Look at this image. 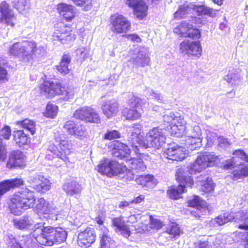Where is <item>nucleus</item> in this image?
Listing matches in <instances>:
<instances>
[{
  "label": "nucleus",
  "instance_id": "obj_1",
  "mask_svg": "<svg viewBox=\"0 0 248 248\" xmlns=\"http://www.w3.org/2000/svg\"><path fill=\"white\" fill-rule=\"evenodd\" d=\"M141 126L138 124H134L130 129L129 140L136 148L141 145L145 148L154 147L158 149L165 143L166 137L164 130L158 127H154L150 130L146 135L145 140L142 139L140 135Z\"/></svg>",
  "mask_w": 248,
  "mask_h": 248
},
{
  "label": "nucleus",
  "instance_id": "obj_2",
  "mask_svg": "<svg viewBox=\"0 0 248 248\" xmlns=\"http://www.w3.org/2000/svg\"><path fill=\"white\" fill-rule=\"evenodd\" d=\"M45 223L35 224L33 235L39 244L46 246L64 242L67 236V232L62 228L45 226Z\"/></svg>",
  "mask_w": 248,
  "mask_h": 248
},
{
  "label": "nucleus",
  "instance_id": "obj_3",
  "mask_svg": "<svg viewBox=\"0 0 248 248\" xmlns=\"http://www.w3.org/2000/svg\"><path fill=\"white\" fill-rule=\"evenodd\" d=\"M55 141L56 145L50 142L46 157L53 160L55 165L58 167L61 166L62 162L65 163L69 162L67 155L71 153L72 145L70 141L62 139L59 135H55Z\"/></svg>",
  "mask_w": 248,
  "mask_h": 248
},
{
  "label": "nucleus",
  "instance_id": "obj_4",
  "mask_svg": "<svg viewBox=\"0 0 248 248\" xmlns=\"http://www.w3.org/2000/svg\"><path fill=\"white\" fill-rule=\"evenodd\" d=\"M10 55L17 56L24 61H29L33 56L40 57L45 53V49L41 46H37L34 41L26 40L14 44L9 48Z\"/></svg>",
  "mask_w": 248,
  "mask_h": 248
},
{
  "label": "nucleus",
  "instance_id": "obj_5",
  "mask_svg": "<svg viewBox=\"0 0 248 248\" xmlns=\"http://www.w3.org/2000/svg\"><path fill=\"white\" fill-rule=\"evenodd\" d=\"M98 171L108 177L119 175L127 181H131L134 178V170H128L125 166L119 164L114 160L104 159L100 161L98 165Z\"/></svg>",
  "mask_w": 248,
  "mask_h": 248
},
{
  "label": "nucleus",
  "instance_id": "obj_6",
  "mask_svg": "<svg viewBox=\"0 0 248 248\" xmlns=\"http://www.w3.org/2000/svg\"><path fill=\"white\" fill-rule=\"evenodd\" d=\"M35 202L33 192L26 189L13 195L9 204V208L12 213L19 216L24 210L33 207Z\"/></svg>",
  "mask_w": 248,
  "mask_h": 248
},
{
  "label": "nucleus",
  "instance_id": "obj_7",
  "mask_svg": "<svg viewBox=\"0 0 248 248\" xmlns=\"http://www.w3.org/2000/svg\"><path fill=\"white\" fill-rule=\"evenodd\" d=\"M24 239L19 241L18 237L15 236L12 233H7L4 240L7 248H38V241L34 236L23 237Z\"/></svg>",
  "mask_w": 248,
  "mask_h": 248
},
{
  "label": "nucleus",
  "instance_id": "obj_8",
  "mask_svg": "<svg viewBox=\"0 0 248 248\" xmlns=\"http://www.w3.org/2000/svg\"><path fill=\"white\" fill-rule=\"evenodd\" d=\"M41 93L47 97H53L56 95H65V99H69L73 96V92L69 89L65 90L59 82L45 81L40 86Z\"/></svg>",
  "mask_w": 248,
  "mask_h": 248
},
{
  "label": "nucleus",
  "instance_id": "obj_9",
  "mask_svg": "<svg viewBox=\"0 0 248 248\" xmlns=\"http://www.w3.org/2000/svg\"><path fill=\"white\" fill-rule=\"evenodd\" d=\"M128 56L130 58L128 61L137 67H143L150 63V58L145 50L140 46H136L131 49Z\"/></svg>",
  "mask_w": 248,
  "mask_h": 248
},
{
  "label": "nucleus",
  "instance_id": "obj_10",
  "mask_svg": "<svg viewBox=\"0 0 248 248\" xmlns=\"http://www.w3.org/2000/svg\"><path fill=\"white\" fill-rule=\"evenodd\" d=\"M181 169L177 171L178 179L182 181L181 183L178 186H171L168 190V195L170 198L177 200L181 197V195L185 192L186 186L191 187L194 184L193 179L189 176H183L180 174Z\"/></svg>",
  "mask_w": 248,
  "mask_h": 248
},
{
  "label": "nucleus",
  "instance_id": "obj_11",
  "mask_svg": "<svg viewBox=\"0 0 248 248\" xmlns=\"http://www.w3.org/2000/svg\"><path fill=\"white\" fill-rule=\"evenodd\" d=\"M38 216L33 217L24 216L18 218L13 220L14 226L17 229L21 230H31V235L33 236V232L34 230L35 224L37 223H44L37 221Z\"/></svg>",
  "mask_w": 248,
  "mask_h": 248
},
{
  "label": "nucleus",
  "instance_id": "obj_12",
  "mask_svg": "<svg viewBox=\"0 0 248 248\" xmlns=\"http://www.w3.org/2000/svg\"><path fill=\"white\" fill-rule=\"evenodd\" d=\"M52 35L53 40L59 41L62 44L75 40V34L71 33V28L63 23H60Z\"/></svg>",
  "mask_w": 248,
  "mask_h": 248
},
{
  "label": "nucleus",
  "instance_id": "obj_13",
  "mask_svg": "<svg viewBox=\"0 0 248 248\" xmlns=\"http://www.w3.org/2000/svg\"><path fill=\"white\" fill-rule=\"evenodd\" d=\"M180 52L185 55L200 57L202 55V47L200 41L185 40L180 45Z\"/></svg>",
  "mask_w": 248,
  "mask_h": 248
},
{
  "label": "nucleus",
  "instance_id": "obj_14",
  "mask_svg": "<svg viewBox=\"0 0 248 248\" xmlns=\"http://www.w3.org/2000/svg\"><path fill=\"white\" fill-rule=\"evenodd\" d=\"M112 31L117 33H125L130 30V22L123 15L115 14L110 17Z\"/></svg>",
  "mask_w": 248,
  "mask_h": 248
},
{
  "label": "nucleus",
  "instance_id": "obj_15",
  "mask_svg": "<svg viewBox=\"0 0 248 248\" xmlns=\"http://www.w3.org/2000/svg\"><path fill=\"white\" fill-rule=\"evenodd\" d=\"M74 117L86 122L99 123L100 122L98 114L89 107H82L77 109L74 113Z\"/></svg>",
  "mask_w": 248,
  "mask_h": 248
},
{
  "label": "nucleus",
  "instance_id": "obj_16",
  "mask_svg": "<svg viewBox=\"0 0 248 248\" xmlns=\"http://www.w3.org/2000/svg\"><path fill=\"white\" fill-rule=\"evenodd\" d=\"M36 210L38 213L46 215L45 216L46 218H50L53 220L58 219L57 211L56 208L50 206L44 198H41L38 200Z\"/></svg>",
  "mask_w": 248,
  "mask_h": 248
},
{
  "label": "nucleus",
  "instance_id": "obj_17",
  "mask_svg": "<svg viewBox=\"0 0 248 248\" xmlns=\"http://www.w3.org/2000/svg\"><path fill=\"white\" fill-rule=\"evenodd\" d=\"M96 235L93 229L87 228L78 233V244L81 248L89 247L95 240Z\"/></svg>",
  "mask_w": 248,
  "mask_h": 248
},
{
  "label": "nucleus",
  "instance_id": "obj_18",
  "mask_svg": "<svg viewBox=\"0 0 248 248\" xmlns=\"http://www.w3.org/2000/svg\"><path fill=\"white\" fill-rule=\"evenodd\" d=\"M186 136V141L188 144H191L192 140H194L196 147H201L202 142V130L198 125H187V128L184 133Z\"/></svg>",
  "mask_w": 248,
  "mask_h": 248
},
{
  "label": "nucleus",
  "instance_id": "obj_19",
  "mask_svg": "<svg viewBox=\"0 0 248 248\" xmlns=\"http://www.w3.org/2000/svg\"><path fill=\"white\" fill-rule=\"evenodd\" d=\"M174 32L181 35V36L192 39H198L201 37L199 31L192 28L191 26L186 22H182L177 28H175Z\"/></svg>",
  "mask_w": 248,
  "mask_h": 248
},
{
  "label": "nucleus",
  "instance_id": "obj_20",
  "mask_svg": "<svg viewBox=\"0 0 248 248\" xmlns=\"http://www.w3.org/2000/svg\"><path fill=\"white\" fill-rule=\"evenodd\" d=\"M4 21L11 27H13L16 21L13 11L9 8V5L3 1L0 4V22Z\"/></svg>",
  "mask_w": 248,
  "mask_h": 248
},
{
  "label": "nucleus",
  "instance_id": "obj_21",
  "mask_svg": "<svg viewBox=\"0 0 248 248\" xmlns=\"http://www.w3.org/2000/svg\"><path fill=\"white\" fill-rule=\"evenodd\" d=\"M111 226L115 232L128 238L131 234L130 226L121 217H113L111 220Z\"/></svg>",
  "mask_w": 248,
  "mask_h": 248
},
{
  "label": "nucleus",
  "instance_id": "obj_22",
  "mask_svg": "<svg viewBox=\"0 0 248 248\" xmlns=\"http://www.w3.org/2000/svg\"><path fill=\"white\" fill-rule=\"evenodd\" d=\"M166 157L169 159L176 161L183 160L186 155L185 148L177 145H171L165 151Z\"/></svg>",
  "mask_w": 248,
  "mask_h": 248
},
{
  "label": "nucleus",
  "instance_id": "obj_23",
  "mask_svg": "<svg viewBox=\"0 0 248 248\" xmlns=\"http://www.w3.org/2000/svg\"><path fill=\"white\" fill-rule=\"evenodd\" d=\"M102 109L104 115L108 118L117 115L119 111L118 102L114 99H110L104 102L102 104Z\"/></svg>",
  "mask_w": 248,
  "mask_h": 248
},
{
  "label": "nucleus",
  "instance_id": "obj_24",
  "mask_svg": "<svg viewBox=\"0 0 248 248\" xmlns=\"http://www.w3.org/2000/svg\"><path fill=\"white\" fill-rule=\"evenodd\" d=\"M24 155L20 151H13L9 155V158L6 163V167L8 169L21 167L24 165Z\"/></svg>",
  "mask_w": 248,
  "mask_h": 248
},
{
  "label": "nucleus",
  "instance_id": "obj_25",
  "mask_svg": "<svg viewBox=\"0 0 248 248\" xmlns=\"http://www.w3.org/2000/svg\"><path fill=\"white\" fill-rule=\"evenodd\" d=\"M57 9L60 14L67 21H71L76 16V9L72 5L65 3L59 4L57 6Z\"/></svg>",
  "mask_w": 248,
  "mask_h": 248
},
{
  "label": "nucleus",
  "instance_id": "obj_26",
  "mask_svg": "<svg viewBox=\"0 0 248 248\" xmlns=\"http://www.w3.org/2000/svg\"><path fill=\"white\" fill-rule=\"evenodd\" d=\"M140 218L142 219V221H147V222H145L143 223L141 226H134L136 229H141V231H145L148 230L147 223L148 220L150 221L151 227L153 228H155L156 230L160 229L163 225L164 224L162 222L160 221V220L158 219L157 218H153L151 216H143L140 217Z\"/></svg>",
  "mask_w": 248,
  "mask_h": 248
},
{
  "label": "nucleus",
  "instance_id": "obj_27",
  "mask_svg": "<svg viewBox=\"0 0 248 248\" xmlns=\"http://www.w3.org/2000/svg\"><path fill=\"white\" fill-rule=\"evenodd\" d=\"M224 79L232 86H237L242 81L240 71L237 69L230 68L228 74L224 76Z\"/></svg>",
  "mask_w": 248,
  "mask_h": 248
},
{
  "label": "nucleus",
  "instance_id": "obj_28",
  "mask_svg": "<svg viewBox=\"0 0 248 248\" xmlns=\"http://www.w3.org/2000/svg\"><path fill=\"white\" fill-rule=\"evenodd\" d=\"M187 7L191 8V12H195L198 16L208 15L211 17H214L216 15V10L203 5H198L189 3Z\"/></svg>",
  "mask_w": 248,
  "mask_h": 248
},
{
  "label": "nucleus",
  "instance_id": "obj_29",
  "mask_svg": "<svg viewBox=\"0 0 248 248\" xmlns=\"http://www.w3.org/2000/svg\"><path fill=\"white\" fill-rule=\"evenodd\" d=\"M114 151V155L121 159L126 158L130 153V149L125 144L119 141H115L111 145Z\"/></svg>",
  "mask_w": 248,
  "mask_h": 248
},
{
  "label": "nucleus",
  "instance_id": "obj_30",
  "mask_svg": "<svg viewBox=\"0 0 248 248\" xmlns=\"http://www.w3.org/2000/svg\"><path fill=\"white\" fill-rule=\"evenodd\" d=\"M218 159L217 155L214 153H205L199 155L196 161H198V164L203 165V170L210 166V164L216 162Z\"/></svg>",
  "mask_w": 248,
  "mask_h": 248
},
{
  "label": "nucleus",
  "instance_id": "obj_31",
  "mask_svg": "<svg viewBox=\"0 0 248 248\" xmlns=\"http://www.w3.org/2000/svg\"><path fill=\"white\" fill-rule=\"evenodd\" d=\"M186 122L181 117L176 116L171 129L177 137L183 135L187 128Z\"/></svg>",
  "mask_w": 248,
  "mask_h": 248
},
{
  "label": "nucleus",
  "instance_id": "obj_32",
  "mask_svg": "<svg viewBox=\"0 0 248 248\" xmlns=\"http://www.w3.org/2000/svg\"><path fill=\"white\" fill-rule=\"evenodd\" d=\"M233 155H234V157L225 161L224 165V169H231V167L236 164L237 158H240L241 160L245 161L248 163V156L243 150H236Z\"/></svg>",
  "mask_w": 248,
  "mask_h": 248
},
{
  "label": "nucleus",
  "instance_id": "obj_33",
  "mask_svg": "<svg viewBox=\"0 0 248 248\" xmlns=\"http://www.w3.org/2000/svg\"><path fill=\"white\" fill-rule=\"evenodd\" d=\"M198 185L201 190L204 193H209L214 190V185L212 179L207 175H201L198 177Z\"/></svg>",
  "mask_w": 248,
  "mask_h": 248
},
{
  "label": "nucleus",
  "instance_id": "obj_34",
  "mask_svg": "<svg viewBox=\"0 0 248 248\" xmlns=\"http://www.w3.org/2000/svg\"><path fill=\"white\" fill-rule=\"evenodd\" d=\"M62 189L68 196L78 195L82 191L81 185L76 181H71L64 183L62 186Z\"/></svg>",
  "mask_w": 248,
  "mask_h": 248
},
{
  "label": "nucleus",
  "instance_id": "obj_35",
  "mask_svg": "<svg viewBox=\"0 0 248 248\" xmlns=\"http://www.w3.org/2000/svg\"><path fill=\"white\" fill-rule=\"evenodd\" d=\"M235 213H224L220 215L211 220V223L217 226L222 225L228 222L233 221L235 222Z\"/></svg>",
  "mask_w": 248,
  "mask_h": 248
},
{
  "label": "nucleus",
  "instance_id": "obj_36",
  "mask_svg": "<svg viewBox=\"0 0 248 248\" xmlns=\"http://www.w3.org/2000/svg\"><path fill=\"white\" fill-rule=\"evenodd\" d=\"M136 181L138 184L149 188H153L157 183L156 179L150 174L139 176Z\"/></svg>",
  "mask_w": 248,
  "mask_h": 248
},
{
  "label": "nucleus",
  "instance_id": "obj_37",
  "mask_svg": "<svg viewBox=\"0 0 248 248\" xmlns=\"http://www.w3.org/2000/svg\"><path fill=\"white\" fill-rule=\"evenodd\" d=\"M126 164L129 167L135 171V173L144 171L146 168L141 158H131L126 161Z\"/></svg>",
  "mask_w": 248,
  "mask_h": 248
},
{
  "label": "nucleus",
  "instance_id": "obj_38",
  "mask_svg": "<svg viewBox=\"0 0 248 248\" xmlns=\"http://www.w3.org/2000/svg\"><path fill=\"white\" fill-rule=\"evenodd\" d=\"M235 222H243V224H240L238 228L240 229L248 230V212L244 211H239L235 213Z\"/></svg>",
  "mask_w": 248,
  "mask_h": 248
},
{
  "label": "nucleus",
  "instance_id": "obj_39",
  "mask_svg": "<svg viewBox=\"0 0 248 248\" xmlns=\"http://www.w3.org/2000/svg\"><path fill=\"white\" fill-rule=\"evenodd\" d=\"M133 8L134 15L139 19H142L147 15L148 6L143 1L137 3Z\"/></svg>",
  "mask_w": 248,
  "mask_h": 248
},
{
  "label": "nucleus",
  "instance_id": "obj_40",
  "mask_svg": "<svg viewBox=\"0 0 248 248\" xmlns=\"http://www.w3.org/2000/svg\"><path fill=\"white\" fill-rule=\"evenodd\" d=\"M14 140L19 146L28 144L30 142V138L25 133L23 130H16L14 132Z\"/></svg>",
  "mask_w": 248,
  "mask_h": 248
},
{
  "label": "nucleus",
  "instance_id": "obj_41",
  "mask_svg": "<svg viewBox=\"0 0 248 248\" xmlns=\"http://www.w3.org/2000/svg\"><path fill=\"white\" fill-rule=\"evenodd\" d=\"M231 169H234L233 170V179L236 180L242 177L248 175V168L243 164H240L238 166L235 164Z\"/></svg>",
  "mask_w": 248,
  "mask_h": 248
},
{
  "label": "nucleus",
  "instance_id": "obj_42",
  "mask_svg": "<svg viewBox=\"0 0 248 248\" xmlns=\"http://www.w3.org/2000/svg\"><path fill=\"white\" fill-rule=\"evenodd\" d=\"M70 62V57L68 55H64L60 64L57 66V70L62 74H68L70 72L69 64Z\"/></svg>",
  "mask_w": 248,
  "mask_h": 248
},
{
  "label": "nucleus",
  "instance_id": "obj_43",
  "mask_svg": "<svg viewBox=\"0 0 248 248\" xmlns=\"http://www.w3.org/2000/svg\"><path fill=\"white\" fill-rule=\"evenodd\" d=\"M123 116L126 120L134 121L139 119L141 117V113L136 108H125L122 111Z\"/></svg>",
  "mask_w": 248,
  "mask_h": 248
},
{
  "label": "nucleus",
  "instance_id": "obj_44",
  "mask_svg": "<svg viewBox=\"0 0 248 248\" xmlns=\"http://www.w3.org/2000/svg\"><path fill=\"white\" fill-rule=\"evenodd\" d=\"M58 112V107L55 104L49 103L46 107L44 115L46 117L54 119L57 116Z\"/></svg>",
  "mask_w": 248,
  "mask_h": 248
},
{
  "label": "nucleus",
  "instance_id": "obj_45",
  "mask_svg": "<svg viewBox=\"0 0 248 248\" xmlns=\"http://www.w3.org/2000/svg\"><path fill=\"white\" fill-rule=\"evenodd\" d=\"M188 204L189 206L195 207L197 210L205 207L206 205V202L197 196H194L192 199L189 200Z\"/></svg>",
  "mask_w": 248,
  "mask_h": 248
},
{
  "label": "nucleus",
  "instance_id": "obj_46",
  "mask_svg": "<svg viewBox=\"0 0 248 248\" xmlns=\"http://www.w3.org/2000/svg\"><path fill=\"white\" fill-rule=\"evenodd\" d=\"M142 100L136 96L133 93H130L127 95V104L128 106L133 108H137L140 106Z\"/></svg>",
  "mask_w": 248,
  "mask_h": 248
},
{
  "label": "nucleus",
  "instance_id": "obj_47",
  "mask_svg": "<svg viewBox=\"0 0 248 248\" xmlns=\"http://www.w3.org/2000/svg\"><path fill=\"white\" fill-rule=\"evenodd\" d=\"M50 187L51 183L47 179L42 176L36 191L45 193L49 190Z\"/></svg>",
  "mask_w": 248,
  "mask_h": 248
},
{
  "label": "nucleus",
  "instance_id": "obj_48",
  "mask_svg": "<svg viewBox=\"0 0 248 248\" xmlns=\"http://www.w3.org/2000/svg\"><path fill=\"white\" fill-rule=\"evenodd\" d=\"M15 8L20 13L25 12L30 7V0H14Z\"/></svg>",
  "mask_w": 248,
  "mask_h": 248
},
{
  "label": "nucleus",
  "instance_id": "obj_49",
  "mask_svg": "<svg viewBox=\"0 0 248 248\" xmlns=\"http://www.w3.org/2000/svg\"><path fill=\"white\" fill-rule=\"evenodd\" d=\"M22 127L29 131L32 135L35 133L36 124L35 123L29 119H25L21 122Z\"/></svg>",
  "mask_w": 248,
  "mask_h": 248
},
{
  "label": "nucleus",
  "instance_id": "obj_50",
  "mask_svg": "<svg viewBox=\"0 0 248 248\" xmlns=\"http://www.w3.org/2000/svg\"><path fill=\"white\" fill-rule=\"evenodd\" d=\"M176 116L172 111H166L163 116L164 125L165 127L172 125Z\"/></svg>",
  "mask_w": 248,
  "mask_h": 248
},
{
  "label": "nucleus",
  "instance_id": "obj_51",
  "mask_svg": "<svg viewBox=\"0 0 248 248\" xmlns=\"http://www.w3.org/2000/svg\"><path fill=\"white\" fill-rule=\"evenodd\" d=\"M188 4H189V3H186L183 5L180 6L178 10L174 14L175 17L184 18L186 14L191 12V8L187 7Z\"/></svg>",
  "mask_w": 248,
  "mask_h": 248
},
{
  "label": "nucleus",
  "instance_id": "obj_52",
  "mask_svg": "<svg viewBox=\"0 0 248 248\" xmlns=\"http://www.w3.org/2000/svg\"><path fill=\"white\" fill-rule=\"evenodd\" d=\"M6 62L0 60V83L8 80V73L6 69Z\"/></svg>",
  "mask_w": 248,
  "mask_h": 248
},
{
  "label": "nucleus",
  "instance_id": "obj_53",
  "mask_svg": "<svg viewBox=\"0 0 248 248\" xmlns=\"http://www.w3.org/2000/svg\"><path fill=\"white\" fill-rule=\"evenodd\" d=\"M78 6L85 11H89L92 8V0H72Z\"/></svg>",
  "mask_w": 248,
  "mask_h": 248
},
{
  "label": "nucleus",
  "instance_id": "obj_54",
  "mask_svg": "<svg viewBox=\"0 0 248 248\" xmlns=\"http://www.w3.org/2000/svg\"><path fill=\"white\" fill-rule=\"evenodd\" d=\"M166 232L174 237L180 234L181 230L177 224L173 223L167 228Z\"/></svg>",
  "mask_w": 248,
  "mask_h": 248
},
{
  "label": "nucleus",
  "instance_id": "obj_55",
  "mask_svg": "<svg viewBox=\"0 0 248 248\" xmlns=\"http://www.w3.org/2000/svg\"><path fill=\"white\" fill-rule=\"evenodd\" d=\"M41 176L38 174L31 175L28 177V181L30 184L31 186L36 190L37 187L39 185Z\"/></svg>",
  "mask_w": 248,
  "mask_h": 248
},
{
  "label": "nucleus",
  "instance_id": "obj_56",
  "mask_svg": "<svg viewBox=\"0 0 248 248\" xmlns=\"http://www.w3.org/2000/svg\"><path fill=\"white\" fill-rule=\"evenodd\" d=\"M73 135L79 138L85 137L87 135V133L84 126L81 125H76Z\"/></svg>",
  "mask_w": 248,
  "mask_h": 248
},
{
  "label": "nucleus",
  "instance_id": "obj_57",
  "mask_svg": "<svg viewBox=\"0 0 248 248\" xmlns=\"http://www.w3.org/2000/svg\"><path fill=\"white\" fill-rule=\"evenodd\" d=\"M189 172L190 174H194L196 172H201L203 170V165L198 164V161H195L192 163L188 167Z\"/></svg>",
  "mask_w": 248,
  "mask_h": 248
},
{
  "label": "nucleus",
  "instance_id": "obj_58",
  "mask_svg": "<svg viewBox=\"0 0 248 248\" xmlns=\"http://www.w3.org/2000/svg\"><path fill=\"white\" fill-rule=\"evenodd\" d=\"M120 137V133L117 130H108L104 135V139L107 140H112Z\"/></svg>",
  "mask_w": 248,
  "mask_h": 248
},
{
  "label": "nucleus",
  "instance_id": "obj_59",
  "mask_svg": "<svg viewBox=\"0 0 248 248\" xmlns=\"http://www.w3.org/2000/svg\"><path fill=\"white\" fill-rule=\"evenodd\" d=\"M76 125L77 124L73 121H68L65 123L63 128L66 132L73 135Z\"/></svg>",
  "mask_w": 248,
  "mask_h": 248
},
{
  "label": "nucleus",
  "instance_id": "obj_60",
  "mask_svg": "<svg viewBox=\"0 0 248 248\" xmlns=\"http://www.w3.org/2000/svg\"><path fill=\"white\" fill-rule=\"evenodd\" d=\"M113 242L109 236L100 239V248H111Z\"/></svg>",
  "mask_w": 248,
  "mask_h": 248
},
{
  "label": "nucleus",
  "instance_id": "obj_61",
  "mask_svg": "<svg viewBox=\"0 0 248 248\" xmlns=\"http://www.w3.org/2000/svg\"><path fill=\"white\" fill-rule=\"evenodd\" d=\"M0 136L3 139L8 140L11 136V130L9 126H5L0 130Z\"/></svg>",
  "mask_w": 248,
  "mask_h": 248
},
{
  "label": "nucleus",
  "instance_id": "obj_62",
  "mask_svg": "<svg viewBox=\"0 0 248 248\" xmlns=\"http://www.w3.org/2000/svg\"><path fill=\"white\" fill-rule=\"evenodd\" d=\"M76 54L79 58L84 60L88 57L89 50L86 47H81L76 50Z\"/></svg>",
  "mask_w": 248,
  "mask_h": 248
},
{
  "label": "nucleus",
  "instance_id": "obj_63",
  "mask_svg": "<svg viewBox=\"0 0 248 248\" xmlns=\"http://www.w3.org/2000/svg\"><path fill=\"white\" fill-rule=\"evenodd\" d=\"M7 157L6 146L3 143L2 139H0V161H4Z\"/></svg>",
  "mask_w": 248,
  "mask_h": 248
},
{
  "label": "nucleus",
  "instance_id": "obj_64",
  "mask_svg": "<svg viewBox=\"0 0 248 248\" xmlns=\"http://www.w3.org/2000/svg\"><path fill=\"white\" fill-rule=\"evenodd\" d=\"M218 142L219 147L224 149L229 147L231 145V142L228 141V139L221 137H218Z\"/></svg>",
  "mask_w": 248,
  "mask_h": 248
}]
</instances>
